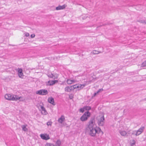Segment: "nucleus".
I'll list each match as a JSON object with an SVG mask.
<instances>
[{"label":"nucleus","instance_id":"f3484780","mask_svg":"<svg viewBox=\"0 0 146 146\" xmlns=\"http://www.w3.org/2000/svg\"><path fill=\"white\" fill-rule=\"evenodd\" d=\"M74 82V80H70V79H68L67 81V83L69 84H72Z\"/></svg>","mask_w":146,"mask_h":146},{"label":"nucleus","instance_id":"c9c22d12","mask_svg":"<svg viewBox=\"0 0 146 146\" xmlns=\"http://www.w3.org/2000/svg\"><path fill=\"white\" fill-rule=\"evenodd\" d=\"M29 35V33H25V36H28Z\"/></svg>","mask_w":146,"mask_h":146},{"label":"nucleus","instance_id":"f704fd0d","mask_svg":"<svg viewBox=\"0 0 146 146\" xmlns=\"http://www.w3.org/2000/svg\"><path fill=\"white\" fill-rule=\"evenodd\" d=\"M46 124L48 125H51V123L50 122H48Z\"/></svg>","mask_w":146,"mask_h":146},{"label":"nucleus","instance_id":"cd10ccee","mask_svg":"<svg viewBox=\"0 0 146 146\" xmlns=\"http://www.w3.org/2000/svg\"><path fill=\"white\" fill-rule=\"evenodd\" d=\"M141 66L142 67H145L146 66V60L142 64Z\"/></svg>","mask_w":146,"mask_h":146},{"label":"nucleus","instance_id":"72a5a7b5","mask_svg":"<svg viewBox=\"0 0 146 146\" xmlns=\"http://www.w3.org/2000/svg\"><path fill=\"white\" fill-rule=\"evenodd\" d=\"M39 106L41 108V110L44 108L42 105H39Z\"/></svg>","mask_w":146,"mask_h":146},{"label":"nucleus","instance_id":"473e14b6","mask_svg":"<svg viewBox=\"0 0 146 146\" xmlns=\"http://www.w3.org/2000/svg\"><path fill=\"white\" fill-rule=\"evenodd\" d=\"M136 131H133V132L132 133V134H133V135H135V134L136 133Z\"/></svg>","mask_w":146,"mask_h":146},{"label":"nucleus","instance_id":"4c0bfd02","mask_svg":"<svg viewBox=\"0 0 146 146\" xmlns=\"http://www.w3.org/2000/svg\"><path fill=\"white\" fill-rule=\"evenodd\" d=\"M98 94V93H97V92L95 93H94V95H93V97H95V96H96V94Z\"/></svg>","mask_w":146,"mask_h":146},{"label":"nucleus","instance_id":"e433bc0d","mask_svg":"<svg viewBox=\"0 0 146 146\" xmlns=\"http://www.w3.org/2000/svg\"><path fill=\"white\" fill-rule=\"evenodd\" d=\"M109 24H110L108 23H105V24H103L102 25H101L100 26H99V27L102 26H105V25H109Z\"/></svg>","mask_w":146,"mask_h":146},{"label":"nucleus","instance_id":"ddd939ff","mask_svg":"<svg viewBox=\"0 0 146 146\" xmlns=\"http://www.w3.org/2000/svg\"><path fill=\"white\" fill-rule=\"evenodd\" d=\"M66 6L65 5H64L62 6L59 5L56 7V10H58L61 9H63L65 8Z\"/></svg>","mask_w":146,"mask_h":146},{"label":"nucleus","instance_id":"f8f14e48","mask_svg":"<svg viewBox=\"0 0 146 146\" xmlns=\"http://www.w3.org/2000/svg\"><path fill=\"white\" fill-rule=\"evenodd\" d=\"M73 90L72 86H69L65 88V91L66 92H70Z\"/></svg>","mask_w":146,"mask_h":146},{"label":"nucleus","instance_id":"7ed1b4c3","mask_svg":"<svg viewBox=\"0 0 146 146\" xmlns=\"http://www.w3.org/2000/svg\"><path fill=\"white\" fill-rule=\"evenodd\" d=\"M91 115L90 113L88 111L85 112L80 118V120L82 121H86Z\"/></svg>","mask_w":146,"mask_h":146},{"label":"nucleus","instance_id":"58836bf2","mask_svg":"<svg viewBox=\"0 0 146 146\" xmlns=\"http://www.w3.org/2000/svg\"><path fill=\"white\" fill-rule=\"evenodd\" d=\"M145 24H146V19L144 20V23Z\"/></svg>","mask_w":146,"mask_h":146},{"label":"nucleus","instance_id":"9b49d317","mask_svg":"<svg viewBox=\"0 0 146 146\" xmlns=\"http://www.w3.org/2000/svg\"><path fill=\"white\" fill-rule=\"evenodd\" d=\"M65 117L64 115H62L58 120V122L60 123H62L65 120Z\"/></svg>","mask_w":146,"mask_h":146},{"label":"nucleus","instance_id":"ea45409f","mask_svg":"<svg viewBox=\"0 0 146 146\" xmlns=\"http://www.w3.org/2000/svg\"><path fill=\"white\" fill-rule=\"evenodd\" d=\"M127 134H129L130 133L129 131H128V132H127Z\"/></svg>","mask_w":146,"mask_h":146},{"label":"nucleus","instance_id":"1a4fd4ad","mask_svg":"<svg viewBox=\"0 0 146 146\" xmlns=\"http://www.w3.org/2000/svg\"><path fill=\"white\" fill-rule=\"evenodd\" d=\"M58 80H52L51 81L49 80L47 84V85L52 86L55 84L56 83H57Z\"/></svg>","mask_w":146,"mask_h":146},{"label":"nucleus","instance_id":"4468645a","mask_svg":"<svg viewBox=\"0 0 146 146\" xmlns=\"http://www.w3.org/2000/svg\"><path fill=\"white\" fill-rule=\"evenodd\" d=\"M27 125H22L21 126V127L22 129V130L26 132L28 131V129L27 128Z\"/></svg>","mask_w":146,"mask_h":146},{"label":"nucleus","instance_id":"39448f33","mask_svg":"<svg viewBox=\"0 0 146 146\" xmlns=\"http://www.w3.org/2000/svg\"><path fill=\"white\" fill-rule=\"evenodd\" d=\"M48 91L45 89H41L36 92V94L40 95H46L48 94Z\"/></svg>","mask_w":146,"mask_h":146},{"label":"nucleus","instance_id":"393cba45","mask_svg":"<svg viewBox=\"0 0 146 146\" xmlns=\"http://www.w3.org/2000/svg\"><path fill=\"white\" fill-rule=\"evenodd\" d=\"M19 76L20 78H23V73H18Z\"/></svg>","mask_w":146,"mask_h":146},{"label":"nucleus","instance_id":"bb28decb","mask_svg":"<svg viewBox=\"0 0 146 146\" xmlns=\"http://www.w3.org/2000/svg\"><path fill=\"white\" fill-rule=\"evenodd\" d=\"M137 21L141 23H144V20L139 19L137 20Z\"/></svg>","mask_w":146,"mask_h":146},{"label":"nucleus","instance_id":"c756f323","mask_svg":"<svg viewBox=\"0 0 146 146\" xmlns=\"http://www.w3.org/2000/svg\"><path fill=\"white\" fill-rule=\"evenodd\" d=\"M132 142L131 144V145L132 146L133 145H134L135 144V141L134 140H133L132 141Z\"/></svg>","mask_w":146,"mask_h":146},{"label":"nucleus","instance_id":"f257e3e1","mask_svg":"<svg viewBox=\"0 0 146 146\" xmlns=\"http://www.w3.org/2000/svg\"><path fill=\"white\" fill-rule=\"evenodd\" d=\"M98 130L95 128V127H92L90 128H88L89 131V134L92 137H94L96 133L99 134L102 133V134L103 133V132L101 130L99 127H98Z\"/></svg>","mask_w":146,"mask_h":146},{"label":"nucleus","instance_id":"6ab92c4d","mask_svg":"<svg viewBox=\"0 0 146 146\" xmlns=\"http://www.w3.org/2000/svg\"><path fill=\"white\" fill-rule=\"evenodd\" d=\"M84 108L85 110L89 111L91 109V107L89 106H84Z\"/></svg>","mask_w":146,"mask_h":146},{"label":"nucleus","instance_id":"6e6552de","mask_svg":"<svg viewBox=\"0 0 146 146\" xmlns=\"http://www.w3.org/2000/svg\"><path fill=\"white\" fill-rule=\"evenodd\" d=\"M40 136L41 138L43 140H47L50 139L49 135L47 134H42Z\"/></svg>","mask_w":146,"mask_h":146},{"label":"nucleus","instance_id":"20e7f679","mask_svg":"<svg viewBox=\"0 0 146 146\" xmlns=\"http://www.w3.org/2000/svg\"><path fill=\"white\" fill-rule=\"evenodd\" d=\"M95 121L94 116L92 117L91 118L90 121L88 122V128H90L92 127H95L94 126Z\"/></svg>","mask_w":146,"mask_h":146},{"label":"nucleus","instance_id":"f03ea898","mask_svg":"<svg viewBox=\"0 0 146 146\" xmlns=\"http://www.w3.org/2000/svg\"><path fill=\"white\" fill-rule=\"evenodd\" d=\"M5 97L7 100L15 101L20 100L21 98V97H19L17 95H11L10 94H6Z\"/></svg>","mask_w":146,"mask_h":146},{"label":"nucleus","instance_id":"dca6fc26","mask_svg":"<svg viewBox=\"0 0 146 146\" xmlns=\"http://www.w3.org/2000/svg\"><path fill=\"white\" fill-rule=\"evenodd\" d=\"M42 114L44 115H46L47 113V112L45 108L42 110Z\"/></svg>","mask_w":146,"mask_h":146},{"label":"nucleus","instance_id":"c85d7f7f","mask_svg":"<svg viewBox=\"0 0 146 146\" xmlns=\"http://www.w3.org/2000/svg\"><path fill=\"white\" fill-rule=\"evenodd\" d=\"M18 73H23V70L21 68H18Z\"/></svg>","mask_w":146,"mask_h":146},{"label":"nucleus","instance_id":"2eb2a0df","mask_svg":"<svg viewBox=\"0 0 146 146\" xmlns=\"http://www.w3.org/2000/svg\"><path fill=\"white\" fill-rule=\"evenodd\" d=\"M119 132L121 135L122 136H125L127 134V132L125 131H119Z\"/></svg>","mask_w":146,"mask_h":146},{"label":"nucleus","instance_id":"2f4dec72","mask_svg":"<svg viewBox=\"0 0 146 146\" xmlns=\"http://www.w3.org/2000/svg\"><path fill=\"white\" fill-rule=\"evenodd\" d=\"M35 34H31V37L32 38H34L35 37Z\"/></svg>","mask_w":146,"mask_h":146},{"label":"nucleus","instance_id":"0eeeda50","mask_svg":"<svg viewBox=\"0 0 146 146\" xmlns=\"http://www.w3.org/2000/svg\"><path fill=\"white\" fill-rule=\"evenodd\" d=\"M105 120L104 117V115L101 117L99 120L98 121V124L100 126H103L104 125V121Z\"/></svg>","mask_w":146,"mask_h":146},{"label":"nucleus","instance_id":"b1692460","mask_svg":"<svg viewBox=\"0 0 146 146\" xmlns=\"http://www.w3.org/2000/svg\"><path fill=\"white\" fill-rule=\"evenodd\" d=\"M85 110L84 107L83 108H80L79 110L82 113H83L84 112Z\"/></svg>","mask_w":146,"mask_h":146},{"label":"nucleus","instance_id":"412c9836","mask_svg":"<svg viewBox=\"0 0 146 146\" xmlns=\"http://www.w3.org/2000/svg\"><path fill=\"white\" fill-rule=\"evenodd\" d=\"M45 146H56L53 143H47L45 145Z\"/></svg>","mask_w":146,"mask_h":146},{"label":"nucleus","instance_id":"9d476101","mask_svg":"<svg viewBox=\"0 0 146 146\" xmlns=\"http://www.w3.org/2000/svg\"><path fill=\"white\" fill-rule=\"evenodd\" d=\"M48 101L49 103L52 104L53 106H55L56 104L54 102V99L52 97L49 98L48 99Z\"/></svg>","mask_w":146,"mask_h":146},{"label":"nucleus","instance_id":"a211bd4d","mask_svg":"<svg viewBox=\"0 0 146 146\" xmlns=\"http://www.w3.org/2000/svg\"><path fill=\"white\" fill-rule=\"evenodd\" d=\"M50 78H53V79L55 78L54 77V74H52L51 73L50 74H49L47 75Z\"/></svg>","mask_w":146,"mask_h":146},{"label":"nucleus","instance_id":"7c9ffc66","mask_svg":"<svg viewBox=\"0 0 146 146\" xmlns=\"http://www.w3.org/2000/svg\"><path fill=\"white\" fill-rule=\"evenodd\" d=\"M103 90V89L102 88L99 89L97 91V93H98L102 91Z\"/></svg>","mask_w":146,"mask_h":146},{"label":"nucleus","instance_id":"423d86ee","mask_svg":"<svg viewBox=\"0 0 146 146\" xmlns=\"http://www.w3.org/2000/svg\"><path fill=\"white\" fill-rule=\"evenodd\" d=\"M72 86V87L73 90L74 89H77L78 90H79L84 87L85 85L84 84H82V85L81 84H76Z\"/></svg>","mask_w":146,"mask_h":146},{"label":"nucleus","instance_id":"a878e982","mask_svg":"<svg viewBox=\"0 0 146 146\" xmlns=\"http://www.w3.org/2000/svg\"><path fill=\"white\" fill-rule=\"evenodd\" d=\"M145 127L143 126L141 127L138 130L139 131H140L141 132H143V130L144 129Z\"/></svg>","mask_w":146,"mask_h":146},{"label":"nucleus","instance_id":"4be33fe9","mask_svg":"<svg viewBox=\"0 0 146 146\" xmlns=\"http://www.w3.org/2000/svg\"><path fill=\"white\" fill-rule=\"evenodd\" d=\"M99 52L98 51L93 50L91 52V53L94 54H97L99 53Z\"/></svg>","mask_w":146,"mask_h":146},{"label":"nucleus","instance_id":"aec40b11","mask_svg":"<svg viewBox=\"0 0 146 146\" xmlns=\"http://www.w3.org/2000/svg\"><path fill=\"white\" fill-rule=\"evenodd\" d=\"M61 142L59 140H57L56 143V146H60L61 144Z\"/></svg>","mask_w":146,"mask_h":146},{"label":"nucleus","instance_id":"5701e85b","mask_svg":"<svg viewBox=\"0 0 146 146\" xmlns=\"http://www.w3.org/2000/svg\"><path fill=\"white\" fill-rule=\"evenodd\" d=\"M142 132H141V131H139L138 130L136 131L135 135L136 136L139 135H140Z\"/></svg>","mask_w":146,"mask_h":146}]
</instances>
